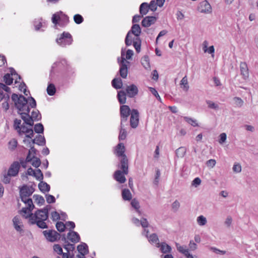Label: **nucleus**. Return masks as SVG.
<instances>
[{
  "label": "nucleus",
  "instance_id": "obj_1",
  "mask_svg": "<svg viewBox=\"0 0 258 258\" xmlns=\"http://www.w3.org/2000/svg\"><path fill=\"white\" fill-rule=\"evenodd\" d=\"M11 98L19 114L24 112L28 114L30 113V108H35L37 105L36 100L32 96L27 98L23 95L13 93Z\"/></svg>",
  "mask_w": 258,
  "mask_h": 258
},
{
  "label": "nucleus",
  "instance_id": "obj_2",
  "mask_svg": "<svg viewBox=\"0 0 258 258\" xmlns=\"http://www.w3.org/2000/svg\"><path fill=\"white\" fill-rule=\"evenodd\" d=\"M25 218L29 219V223L31 225L36 224L41 229H46L48 228V225L45 222L48 218V216L43 213L38 212V209L33 214L29 213L27 215H23Z\"/></svg>",
  "mask_w": 258,
  "mask_h": 258
},
{
  "label": "nucleus",
  "instance_id": "obj_3",
  "mask_svg": "<svg viewBox=\"0 0 258 258\" xmlns=\"http://www.w3.org/2000/svg\"><path fill=\"white\" fill-rule=\"evenodd\" d=\"M71 67L68 63L66 59H59L53 63L50 71V77L51 80L56 79L55 77L56 73L62 74L65 72H69Z\"/></svg>",
  "mask_w": 258,
  "mask_h": 258
},
{
  "label": "nucleus",
  "instance_id": "obj_4",
  "mask_svg": "<svg viewBox=\"0 0 258 258\" xmlns=\"http://www.w3.org/2000/svg\"><path fill=\"white\" fill-rule=\"evenodd\" d=\"M141 33V29L139 24L133 25L131 29L127 32L125 38V44L126 46H130L132 44L134 38H140Z\"/></svg>",
  "mask_w": 258,
  "mask_h": 258
},
{
  "label": "nucleus",
  "instance_id": "obj_5",
  "mask_svg": "<svg viewBox=\"0 0 258 258\" xmlns=\"http://www.w3.org/2000/svg\"><path fill=\"white\" fill-rule=\"evenodd\" d=\"M34 177L37 180L40 181L38 184V188L39 190L43 193L49 191L50 189V185L46 182L43 181V174L40 169H36L35 171V176Z\"/></svg>",
  "mask_w": 258,
  "mask_h": 258
},
{
  "label": "nucleus",
  "instance_id": "obj_6",
  "mask_svg": "<svg viewBox=\"0 0 258 258\" xmlns=\"http://www.w3.org/2000/svg\"><path fill=\"white\" fill-rule=\"evenodd\" d=\"M73 41L71 34L67 32H63L60 34L59 36L56 39V43L60 46L64 47L67 45H71Z\"/></svg>",
  "mask_w": 258,
  "mask_h": 258
},
{
  "label": "nucleus",
  "instance_id": "obj_7",
  "mask_svg": "<svg viewBox=\"0 0 258 258\" xmlns=\"http://www.w3.org/2000/svg\"><path fill=\"white\" fill-rule=\"evenodd\" d=\"M124 53L123 50V49L121 50V60L120 61V58L118 57L117 58V60L118 63H119L120 69H119V73L120 76L123 78H126L127 75V64L129 63V61L126 60L125 59V57H124Z\"/></svg>",
  "mask_w": 258,
  "mask_h": 258
},
{
  "label": "nucleus",
  "instance_id": "obj_8",
  "mask_svg": "<svg viewBox=\"0 0 258 258\" xmlns=\"http://www.w3.org/2000/svg\"><path fill=\"white\" fill-rule=\"evenodd\" d=\"M43 234L46 239L51 242L57 241L58 236H60V234L54 230L43 231Z\"/></svg>",
  "mask_w": 258,
  "mask_h": 258
},
{
  "label": "nucleus",
  "instance_id": "obj_9",
  "mask_svg": "<svg viewBox=\"0 0 258 258\" xmlns=\"http://www.w3.org/2000/svg\"><path fill=\"white\" fill-rule=\"evenodd\" d=\"M10 73L6 74L4 77L3 81H17L21 80L22 78L13 68H9Z\"/></svg>",
  "mask_w": 258,
  "mask_h": 258
},
{
  "label": "nucleus",
  "instance_id": "obj_10",
  "mask_svg": "<svg viewBox=\"0 0 258 258\" xmlns=\"http://www.w3.org/2000/svg\"><path fill=\"white\" fill-rule=\"evenodd\" d=\"M119 163L117 167L123 170V172L125 174L128 173V160L127 156L118 157Z\"/></svg>",
  "mask_w": 258,
  "mask_h": 258
},
{
  "label": "nucleus",
  "instance_id": "obj_11",
  "mask_svg": "<svg viewBox=\"0 0 258 258\" xmlns=\"http://www.w3.org/2000/svg\"><path fill=\"white\" fill-rule=\"evenodd\" d=\"M139 113L138 110L133 109L131 111L130 125L132 128H136L139 124Z\"/></svg>",
  "mask_w": 258,
  "mask_h": 258
},
{
  "label": "nucleus",
  "instance_id": "obj_12",
  "mask_svg": "<svg viewBox=\"0 0 258 258\" xmlns=\"http://www.w3.org/2000/svg\"><path fill=\"white\" fill-rule=\"evenodd\" d=\"M20 169V164L19 163V162H13L8 169V175H11L13 177L16 176L19 173Z\"/></svg>",
  "mask_w": 258,
  "mask_h": 258
},
{
  "label": "nucleus",
  "instance_id": "obj_13",
  "mask_svg": "<svg viewBox=\"0 0 258 258\" xmlns=\"http://www.w3.org/2000/svg\"><path fill=\"white\" fill-rule=\"evenodd\" d=\"M198 10L201 13L209 14L212 12V7L209 2L205 0L200 3Z\"/></svg>",
  "mask_w": 258,
  "mask_h": 258
},
{
  "label": "nucleus",
  "instance_id": "obj_14",
  "mask_svg": "<svg viewBox=\"0 0 258 258\" xmlns=\"http://www.w3.org/2000/svg\"><path fill=\"white\" fill-rule=\"evenodd\" d=\"M157 247L159 248V250L162 254L170 253L172 250L171 247L165 242H162L160 243H157Z\"/></svg>",
  "mask_w": 258,
  "mask_h": 258
},
{
  "label": "nucleus",
  "instance_id": "obj_15",
  "mask_svg": "<svg viewBox=\"0 0 258 258\" xmlns=\"http://www.w3.org/2000/svg\"><path fill=\"white\" fill-rule=\"evenodd\" d=\"M124 175L126 174L123 172V170H117L114 173L113 178L119 183H124L126 181Z\"/></svg>",
  "mask_w": 258,
  "mask_h": 258
},
{
  "label": "nucleus",
  "instance_id": "obj_16",
  "mask_svg": "<svg viewBox=\"0 0 258 258\" xmlns=\"http://www.w3.org/2000/svg\"><path fill=\"white\" fill-rule=\"evenodd\" d=\"M125 148L124 144L122 143H120L116 146L114 154L117 157H124L126 156L125 154Z\"/></svg>",
  "mask_w": 258,
  "mask_h": 258
},
{
  "label": "nucleus",
  "instance_id": "obj_17",
  "mask_svg": "<svg viewBox=\"0 0 258 258\" xmlns=\"http://www.w3.org/2000/svg\"><path fill=\"white\" fill-rule=\"evenodd\" d=\"M20 197L21 200H23L24 198H28L31 196L30 193L29 186L26 184H24L22 186L19 187Z\"/></svg>",
  "mask_w": 258,
  "mask_h": 258
},
{
  "label": "nucleus",
  "instance_id": "obj_18",
  "mask_svg": "<svg viewBox=\"0 0 258 258\" xmlns=\"http://www.w3.org/2000/svg\"><path fill=\"white\" fill-rule=\"evenodd\" d=\"M67 238L74 243L79 242L81 239L79 234L77 232L71 230L68 233Z\"/></svg>",
  "mask_w": 258,
  "mask_h": 258
},
{
  "label": "nucleus",
  "instance_id": "obj_19",
  "mask_svg": "<svg viewBox=\"0 0 258 258\" xmlns=\"http://www.w3.org/2000/svg\"><path fill=\"white\" fill-rule=\"evenodd\" d=\"M127 95L131 98L134 97L138 93L137 87L134 84L127 86L126 89Z\"/></svg>",
  "mask_w": 258,
  "mask_h": 258
},
{
  "label": "nucleus",
  "instance_id": "obj_20",
  "mask_svg": "<svg viewBox=\"0 0 258 258\" xmlns=\"http://www.w3.org/2000/svg\"><path fill=\"white\" fill-rule=\"evenodd\" d=\"M156 21V18L154 16H146L142 21V25L144 27H148L151 25L154 24Z\"/></svg>",
  "mask_w": 258,
  "mask_h": 258
},
{
  "label": "nucleus",
  "instance_id": "obj_21",
  "mask_svg": "<svg viewBox=\"0 0 258 258\" xmlns=\"http://www.w3.org/2000/svg\"><path fill=\"white\" fill-rule=\"evenodd\" d=\"M20 115H21V118L24 121V123L30 126H33L34 125V121L30 116L29 113H28V114H27L26 112L21 113Z\"/></svg>",
  "mask_w": 258,
  "mask_h": 258
},
{
  "label": "nucleus",
  "instance_id": "obj_22",
  "mask_svg": "<svg viewBox=\"0 0 258 258\" xmlns=\"http://www.w3.org/2000/svg\"><path fill=\"white\" fill-rule=\"evenodd\" d=\"M68 246L71 247V251H74L75 250V247L74 244H71L69 242H68V244H63V247L67 250V252H63L60 255H62V258H69L70 255V251L71 248H69Z\"/></svg>",
  "mask_w": 258,
  "mask_h": 258
},
{
  "label": "nucleus",
  "instance_id": "obj_23",
  "mask_svg": "<svg viewBox=\"0 0 258 258\" xmlns=\"http://www.w3.org/2000/svg\"><path fill=\"white\" fill-rule=\"evenodd\" d=\"M77 250L82 256H85L89 252L88 245L85 243H82V244L78 245Z\"/></svg>",
  "mask_w": 258,
  "mask_h": 258
},
{
  "label": "nucleus",
  "instance_id": "obj_24",
  "mask_svg": "<svg viewBox=\"0 0 258 258\" xmlns=\"http://www.w3.org/2000/svg\"><path fill=\"white\" fill-rule=\"evenodd\" d=\"M241 74L243 76V78L246 80L248 77V72L247 64L245 62H241L240 65Z\"/></svg>",
  "mask_w": 258,
  "mask_h": 258
},
{
  "label": "nucleus",
  "instance_id": "obj_25",
  "mask_svg": "<svg viewBox=\"0 0 258 258\" xmlns=\"http://www.w3.org/2000/svg\"><path fill=\"white\" fill-rule=\"evenodd\" d=\"M120 116L128 117L131 113V109L128 106L123 105L120 108Z\"/></svg>",
  "mask_w": 258,
  "mask_h": 258
},
{
  "label": "nucleus",
  "instance_id": "obj_26",
  "mask_svg": "<svg viewBox=\"0 0 258 258\" xmlns=\"http://www.w3.org/2000/svg\"><path fill=\"white\" fill-rule=\"evenodd\" d=\"M150 8L147 3H143L140 6V14L143 17L146 15L149 12Z\"/></svg>",
  "mask_w": 258,
  "mask_h": 258
},
{
  "label": "nucleus",
  "instance_id": "obj_27",
  "mask_svg": "<svg viewBox=\"0 0 258 258\" xmlns=\"http://www.w3.org/2000/svg\"><path fill=\"white\" fill-rule=\"evenodd\" d=\"M13 222L14 228L17 231L21 232L23 231L21 225H19L21 223L19 216H16L13 218Z\"/></svg>",
  "mask_w": 258,
  "mask_h": 258
},
{
  "label": "nucleus",
  "instance_id": "obj_28",
  "mask_svg": "<svg viewBox=\"0 0 258 258\" xmlns=\"http://www.w3.org/2000/svg\"><path fill=\"white\" fill-rule=\"evenodd\" d=\"M126 94L124 91H119L118 92L117 97L120 104H123L125 103L126 99Z\"/></svg>",
  "mask_w": 258,
  "mask_h": 258
},
{
  "label": "nucleus",
  "instance_id": "obj_29",
  "mask_svg": "<svg viewBox=\"0 0 258 258\" xmlns=\"http://www.w3.org/2000/svg\"><path fill=\"white\" fill-rule=\"evenodd\" d=\"M121 195L123 200L124 201H130L131 200H132V194L128 189H123L122 190Z\"/></svg>",
  "mask_w": 258,
  "mask_h": 258
},
{
  "label": "nucleus",
  "instance_id": "obj_30",
  "mask_svg": "<svg viewBox=\"0 0 258 258\" xmlns=\"http://www.w3.org/2000/svg\"><path fill=\"white\" fill-rule=\"evenodd\" d=\"M132 43L133 44L137 52H140L141 46V40L140 38H134L133 39Z\"/></svg>",
  "mask_w": 258,
  "mask_h": 258
},
{
  "label": "nucleus",
  "instance_id": "obj_31",
  "mask_svg": "<svg viewBox=\"0 0 258 258\" xmlns=\"http://www.w3.org/2000/svg\"><path fill=\"white\" fill-rule=\"evenodd\" d=\"M149 241L151 244H155L157 247V243H160L157 235L156 233H153L148 238Z\"/></svg>",
  "mask_w": 258,
  "mask_h": 258
},
{
  "label": "nucleus",
  "instance_id": "obj_32",
  "mask_svg": "<svg viewBox=\"0 0 258 258\" xmlns=\"http://www.w3.org/2000/svg\"><path fill=\"white\" fill-rule=\"evenodd\" d=\"M6 84H4L0 82V89L3 91H5L7 93H11V89L8 87V85H13V82H5Z\"/></svg>",
  "mask_w": 258,
  "mask_h": 258
},
{
  "label": "nucleus",
  "instance_id": "obj_33",
  "mask_svg": "<svg viewBox=\"0 0 258 258\" xmlns=\"http://www.w3.org/2000/svg\"><path fill=\"white\" fill-rule=\"evenodd\" d=\"M141 63L143 66L146 69H149L150 68V59L148 55H144L141 58Z\"/></svg>",
  "mask_w": 258,
  "mask_h": 258
},
{
  "label": "nucleus",
  "instance_id": "obj_34",
  "mask_svg": "<svg viewBox=\"0 0 258 258\" xmlns=\"http://www.w3.org/2000/svg\"><path fill=\"white\" fill-rule=\"evenodd\" d=\"M47 93L49 96H53L56 92V88L52 83H49L47 87Z\"/></svg>",
  "mask_w": 258,
  "mask_h": 258
},
{
  "label": "nucleus",
  "instance_id": "obj_35",
  "mask_svg": "<svg viewBox=\"0 0 258 258\" xmlns=\"http://www.w3.org/2000/svg\"><path fill=\"white\" fill-rule=\"evenodd\" d=\"M33 198L34 199L35 203L39 206L43 205L45 203V200L42 196L34 195Z\"/></svg>",
  "mask_w": 258,
  "mask_h": 258
},
{
  "label": "nucleus",
  "instance_id": "obj_36",
  "mask_svg": "<svg viewBox=\"0 0 258 258\" xmlns=\"http://www.w3.org/2000/svg\"><path fill=\"white\" fill-rule=\"evenodd\" d=\"M186 153V149L184 147H180L175 151L176 156L177 158H182Z\"/></svg>",
  "mask_w": 258,
  "mask_h": 258
},
{
  "label": "nucleus",
  "instance_id": "obj_37",
  "mask_svg": "<svg viewBox=\"0 0 258 258\" xmlns=\"http://www.w3.org/2000/svg\"><path fill=\"white\" fill-rule=\"evenodd\" d=\"M44 128L41 123H36L34 126V131L37 134H43Z\"/></svg>",
  "mask_w": 258,
  "mask_h": 258
},
{
  "label": "nucleus",
  "instance_id": "obj_38",
  "mask_svg": "<svg viewBox=\"0 0 258 258\" xmlns=\"http://www.w3.org/2000/svg\"><path fill=\"white\" fill-rule=\"evenodd\" d=\"M33 121H39L41 119V115L38 110L36 111H33L31 112V115H30Z\"/></svg>",
  "mask_w": 258,
  "mask_h": 258
},
{
  "label": "nucleus",
  "instance_id": "obj_39",
  "mask_svg": "<svg viewBox=\"0 0 258 258\" xmlns=\"http://www.w3.org/2000/svg\"><path fill=\"white\" fill-rule=\"evenodd\" d=\"M37 145L39 146H44L46 144V140L43 136L40 135L36 136Z\"/></svg>",
  "mask_w": 258,
  "mask_h": 258
},
{
  "label": "nucleus",
  "instance_id": "obj_40",
  "mask_svg": "<svg viewBox=\"0 0 258 258\" xmlns=\"http://www.w3.org/2000/svg\"><path fill=\"white\" fill-rule=\"evenodd\" d=\"M18 145V142L16 139H13L8 143V148L11 151L15 150Z\"/></svg>",
  "mask_w": 258,
  "mask_h": 258
},
{
  "label": "nucleus",
  "instance_id": "obj_41",
  "mask_svg": "<svg viewBox=\"0 0 258 258\" xmlns=\"http://www.w3.org/2000/svg\"><path fill=\"white\" fill-rule=\"evenodd\" d=\"M131 204L132 207L136 210L137 212L138 213L139 215H141V212L139 210L140 206L139 202L136 199H134L132 200Z\"/></svg>",
  "mask_w": 258,
  "mask_h": 258
},
{
  "label": "nucleus",
  "instance_id": "obj_42",
  "mask_svg": "<svg viewBox=\"0 0 258 258\" xmlns=\"http://www.w3.org/2000/svg\"><path fill=\"white\" fill-rule=\"evenodd\" d=\"M22 202H23L24 204L27 205V207H29V208L31 209H34L35 206L34 205L33 203V201L32 199L28 198H24L23 200H21Z\"/></svg>",
  "mask_w": 258,
  "mask_h": 258
},
{
  "label": "nucleus",
  "instance_id": "obj_43",
  "mask_svg": "<svg viewBox=\"0 0 258 258\" xmlns=\"http://www.w3.org/2000/svg\"><path fill=\"white\" fill-rule=\"evenodd\" d=\"M21 125V120L15 118L14 120V128L18 132V134H20V131H21V128H20Z\"/></svg>",
  "mask_w": 258,
  "mask_h": 258
},
{
  "label": "nucleus",
  "instance_id": "obj_44",
  "mask_svg": "<svg viewBox=\"0 0 258 258\" xmlns=\"http://www.w3.org/2000/svg\"><path fill=\"white\" fill-rule=\"evenodd\" d=\"M184 120L187 122L188 123L190 124L191 125L193 126H199L198 123H197V120L193 119L192 118L187 117V116H184L183 117Z\"/></svg>",
  "mask_w": 258,
  "mask_h": 258
},
{
  "label": "nucleus",
  "instance_id": "obj_45",
  "mask_svg": "<svg viewBox=\"0 0 258 258\" xmlns=\"http://www.w3.org/2000/svg\"><path fill=\"white\" fill-rule=\"evenodd\" d=\"M55 226L57 230L60 232L64 231L66 228V224H64L62 222L60 221L57 222Z\"/></svg>",
  "mask_w": 258,
  "mask_h": 258
},
{
  "label": "nucleus",
  "instance_id": "obj_46",
  "mask_svg": "<svg viewBox=\"0 0 258 258\" xmlns=\"http://www.w3.org/2000/svg\"><path fill=\"white\" fill-rule=\"evenodd\" d=\"M27 87L26 84L24 83V82H21L19 85V90L22 92L26 96H28V94H30V92L27 90Z\"/></svg>",
  "mask_w": 258,
  "mask_h": 258
},
{
  "label": "nucleus",
  "instance_id": "obj_47",
  "mask_svg": "<svg viewBox=\"0 0 258 258\" xmlns=\"http://www.w3.org/2000/svg\"><path fill=\"white\" fill-rule=\"evenodd\" d=\"M127 136V132L124 127H121L120 128L119 134L118 136V139L119 141L124 140Z\"/></svg>",
  "mask_w": 258,
  "mask_h": 258
},
{
  "label": "nucleus",
  "instance_id": "obj_48",
  "mask_svg": "<svg viewBox=\"0 0 258 258\" xmlns=\"http://www.w3.org/2000/svg\"><path fill=\"white\" fill-rule=\"evenodd\" d=\"M69 22V18L68 16L64 15L63 18L59 20L58 25L60 27L66 26Z\"/></svg>",
  "mask_w": 258,
  "mask_h": 258
},
{
  "label": "nucleus",
  "instance_id": "obj_49",
  "mask_svg": "<svg viewBox=\"0 0 258 258\" xmlns=\"http://www.w3.org/2000/svg\"><path fill=\"white\" fill-rule=\"evenodd\" d=\"M33 160L32 161L31 163L32 165L35 168H38L41 163L40 159L34 155L33 156Z\"/></svg>",
  "mask_w": 258,
  "mask_h": 258
},
{
  "label": "nucleus",
  "instance_id": "obj_50",
  "mask_svg": "<svg viewBox=\"0 0 258 258\" xmlns=\"http://www.w3.org/2000/svg\"><path fill=\"white\" fill-rule=\"evenodd\" d=\"M235 106L240 107L243 104V100L239 97H235L233 99Z\"/></svg>",
  "mask_w": 258,
  "mask_h": 258
},
{
  "label": "nucleus",
  "instance_id": "obj_51",
  "mask_svg": "<svg viewBox=\"0 0 258 258\" xmlns=\"http://www.w3.org/2000/svg\"><path fill=\"white\" fill-rule=\"evenodd\" d=\"M149 89L151 93L156 98V99L161 102V98L158 94V93L156 89L152 87H149Z\"/></svg>",
  "mask_w": 258,
  "mask_h": 258
},
{
  "label": "nucleus",
  "instance_id": "obj_52",
  "mask_svg": "<svg viewBox=\"0 0 258 258\" xmlns=\"http://www.w3.org/2000/svg\"><path fill=\"white\" fill-rule=\"evenodd\" d=\"M74 20L76 24H80L83 22L84 19L81 15L76 14L74 16Z\"/></svg>",
  "mask_w": 258,
  "mask_h": 258
},
{
  "label": "nucleus",
  "instance_id": "obj_53",
  "mask_svg": "<svg viewBox=\"0 0 258 258\" xmlns=\"http://www.w3.org/2000/svg\"><path fill=\"white\" fill-rule=\"evenodd\" d=\"M197 222L200 226H204L207 223V219L204 216L201 215L198 217Z\"/></svg>",
  "mask_w": 258,
  "mask_h": 258
},
{
  "label": "nucleus",
  "instance_id": "obj_54",
  "mask_svg": "<svg viewBox=\"0 0 258 258\" xmlns=\"http://www.w3.org/2000/svg\"><path fill=\"white\" fill-rule=\"evenodd\" d=\"M46 202L48 204H52L54 203L55 202V197L49 194H46L45 195Z\"/></svg>",
  "mask_w": 258,
  "mask_h": 258
},
{
  "label": "nucleus",
  "instance_id": "obj_55",
  "mask_svg": "<svg viewBox=\"0 0 258 258\" xmlns=\"http://www.w3.org/2000/svg\"><path fill=\"white\" fill-rule=\"evenodd\" d=\"M206 103L208 105V107L210 108L214 109L215 110H217L219 109L218 105L210 100H207Z\"/></svg>",
  "mask_w": 258,
  "mask_h": 258
},
{
  "label": "nucleus",
  "instance_id": "obj_56",
  "mask_svg": "<svg viewBox=\"0 0 258 258\" xmlns=\"http://www.w3.org/2000/svg\"><path fill=\"white\" fill-rule=\"evenodd\" d=\"M51 219L53 221H56L60 219V215L56 211H54V212H51Z\"/></svg>",
  "mask_w": 258,
  "mask_h": 258
},
{
  "label": "nucleus",
  "instance_id": "obj_57",
  "mask_svg": "<svg viewBox=\"0 0 258 258\" xmlns=\"http://www.w3.org/2000/svg\"><path fill=\"white\" fill-rule=\"evenodd\" d=\"M150 9L152 11H155L157 10V4L155 2V0L151 1L149 4H148Z\"/></svg>",
  "mask_w": 258,
  "mask_h": 258
},
{
  "label": "nucleus",
  "instance_id": "obj_58",
  "mask_svg": "<svg viewBox=\"0 0 258 258\" xmlns=\"http://www.w3.org/2000/svg\"><path fill=\"white\" fill-rule=\"evenodd\" d=\"M53 249L59 255H60L61 253H62V249L60 245L58 244H55L54 245Z\"/></svg>",
  "mask_w": 258,
  "mask_h": 258
},
{
  "label": "nucleus",
  "instance_id": "obj_59",
  "mask_svg": "<svg viewBox=\"0 0 258 258\" xmlns=\"http://www.w3.org/2000/svg\"><path fill=\"white\" fill-rule=\"evenodd\" d=\"M123 82H111L112 86L115 89H118L122 88Z\"/></svg>",
  "mask_w": 258,
  "mask_h": 258
},
{
  "label": "nucleus",
  "instance_id": "obj_60",
  "mask_svg": "<svg viewBox=\"0 0 258 258\" xmlns=\"http://www.w3.org/2000/svg\"><path fill=\"white\" fill-rule=\"evenodd\" d=\"M59 20H60V17L58 15L56 14H54L52 15V19H51V20H52V22L56 25V24H58V21H59Z\"/></svg>",
  "mask_w": 258,
  "mask_h": 258
},
{
  "label": "nucleus",
  "instance_id": "obj_61",
  "mask_svg": "<svg viewBox=\"0 0 258 258\" xmlns=\"http://www.w3.org/2000/svg\"><path fill=\"white\" fill-rule=\"evenodd\" d=\"M180 87L184 90V91H187L189 89V85L188 84V82H180L179 84Z\"/></svg>",
  "mask_w": 258,
  "mask_h": 258
},
{
  "label": "nucleus",
  "instance_id": "obj_62",
  "mask_svg": "<svg viewBox=\"0 0 258 258\" xmlns=\"http://www.w3.org/2000/svg\"><path fill=\"white\" fill-rule=\"evenodd\" d=\"M180 207V203L177 200H175L172 204V209L174 212H176Z\"/></svg>",
  "mask_w": 258,
  "mask_h": 258
},
{
  "label": "nucleus",
  "instance_id": "obj_63",
  "mask_svg": "<svg viewBox=\"0 0 258 258\" xmlns=\"http://www.w3.org/2000/svg\"><path fill=\"white\" fill-rule=\"evenodd\" d=\"M201 183V180L199 177L195 178L192 181L191 185L196 187H198Z\"/></svg>",
  "mask_w": 258,
  "mask_h": 258
},
{
  "label": "nucleus",
  "instance_id": "obj_64",
  "mask_svg": "<svg viewBox=\"0 0 258 258\" xmlns=\"http://www.w3.org/2000/svg\"><path fill=\"white\" fill-rule=\"evenodd\" d=\"M232 169L233 172L236 173H239L241 171V166L240 164H234Z\"/></svg>",
  "mask_w": 258,
  "mask_h": 258
}]
</instances>
